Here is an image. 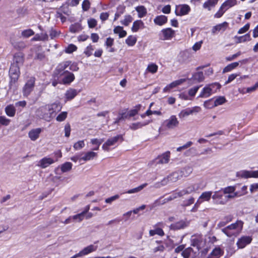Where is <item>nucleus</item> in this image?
I'll return each instance as SVG.
<instances>
[{
	"mask_svg": "<svg viewBox=\"0 0 258 258\" xmlns=\"http://www.w3.org/2000/svg\"><path fill=\"white\" fill-rule=\"evenodd\" d=\"M223 254V251L219 247L214 248L207 258H219Z\"/></svg>",
	"mask_w": 258,
	"mask_h": 258,
	"instance_id": "31",
	"label": "nucleus"
},
{
	"mask_svg": "<svg viewBox=\"0 0 258 258\" xmlns=\"http://www.w3.org/2000/svg\"><path fill=\"white\" fill-rule=\"evenodd\" d=\"M192 170L190 167H187L183 168L180 172H175L172 173L165 178H168V182L171 181L175 182L179 179V176H187L191 172Z\"/></svg>",
	"mask_w": 258,
	"mask_h": 258,
	"instance_id": "7",
	"label": "nucleus"
},
{
	"mask_svg": "<svg viewBox=\"0 0 258 258\" xmlns=\"http://www.w3.org/2000/svg\"><path fill=\"white\" fill-rule=\"evenodd\" d=\"M182 194L180 190L172 192L169 196L168 197V200L170 201H172L178 198L182 197Z\"/></svg>",
	"mask_w": 258,
	"mask_h": 258,
	"instance_id": "54",
	"label": "nucleus"
},
{
	"mask_svg": "<svg viewBox=\"0 0 258 258\" xmlns=\"http://www.w3.org/2000/svg\"><path fill=\"white\" fill-rule=\"evenodd\" d=\"M69 64L70 62L67 61L59 63L55 70L54 74L57 76L64 75L67 72L66 69Z\"/></svg>",
	"mask_w": 258,
	"mask_h": 258,
	"instance_id": "14",
	"label": "nucleus"
},
{
	"mask_svg": "<svg viewBox=\"0 0 258 258\" xmlns=\"http://www.w3.org/2000/svg\"><path fill=\"white\" fill-rule=\"evenodd\" d=\"M237 4V0H226L221 5L228 10L229 8L235 6Z\"/></svg>",
	"mask_w": 258,
	"mask_h": 258,
	"instance_id": "42",
	"label": "nucleus"
},
{
	"mask_svg": "<svg viewBox=\"0 0 258 258\" xmlns=\"http://www.w3.org/2000/svg\"><path fill=\"white\" fill-rule=\"evenodd\" d=\"M25 60V55L22 52H18L14 55V63L15 64L23 65Z\"/></svg>",
	"mask_w": 258,
	"mask_h": 258,
	"instance_id": "18",
	"label": "nucleus"
},
{
	"mask_svg": "<svg viewBox=\"0 0 258 258\" xmlns=\"http://www.w3.org/2000/svg\"><path fill=\"white\" fill-rule=\"evenodd\" d=\"M85 146V142L84 140L79 141L74 144L73 147L75 150H79Z\"/></svg>",
	"mask_w": 258,
	"mask_h": 258,
	"instance_id": "57",
	"label": "nucleus"
},
{
	"mask_svg": "<svg viewBox=\"0 0 258 258\" xmlns=\"http://www.w3.org/2000/svg\"><path fill=\"white\" fill-rule=\"evenodd\" d=\"M136 11L138 13V17L139 18H143L147 14V10L144 6H139L136 8Z\"/></svg>",
	"mask_w": 258,
	"mask_h": 258,
	"instance_id": "46",
	"label": "nucleus"
},
{
	"mask_svg": "<svg viewBox=\"0 0 258 258\" xmlns=\"http://www.w3.org/2000/svg\"><path fill=\"white\" fill-rule=\"evenodd\" d=\"M208 86H209L210 90H211V91L212 94L216 93L217 90H219L221 87L220 84L217 82L208 84Z\"/></svg>",
	"mask_w": 258,
	"mask_h": 258,
	"instance_id": "43",
	"label": "nucleus"
},
{
	"mask_svg": "<svg viewBox=\"0 0 258 258\" xmlns=\"http://www.w3.org/2000/svg\"><path fill=\"white\" fill-rule=\"evenodd\" d=\"M222 190V191L224 193V195H235L234 196V198L236 197L239 196V194L237 192H235V187L234 186H228L227 187H225L223 189H221Z\"/></svg>",
	"mask_w": 258,
	"mask_h": 258,
	"instance_id": "33",
	"label": "nucleus"
},
{
	"mask_svg": "<svg viewBox=\"0 0 258 258\" xmlns=\"http://www.w3.org/2000/svg\"><path fill=\"white\" fill-rule=\"evenodd\" d=\"M167 21V17L165 15L157 16L154 19V23L158 26H162L165 24Z\"/></svg>",
	"mask_w": 258,
	"mask_h": 258,
	"instance_id": "26",
	"label": "nucleus"
},
{
	"mask_svg": "<svg viewBox=\"0 0 258 258\" xmlns=\"http://www.w3.org/2000/svg\"><path fill=\"white\" fill-rule=\"evenodd\" d=\"M147 185H148V184L147 183H145L139 186L138 187H137L136 188H133V189L127 190L126 192V193L131 194L138 192L140 191L141 190H142Z\"/></svg>",
	"mask_w": 258,
	"mask_h": 258,
	"instance_id": "48",
	"label": "nucleus"
},
{
	"mask_svg": "<svg viewBox=\"0 0 258 258\" xmlns=\"http://www.w3.org/2000/svg\"><path fill=\"white\" fill-rule=\"evenodd\" d=\"M201 108L198 106H196L191 109H187L186 110H182L180 113H197L201 111Z\"/></svg>",
	"mask_w": 258,
	"mask_h": 258,
	"instance_id": "60",
	"label": "nucleus"
},
{
	"mask_svg": "<svg viewBox=\"0 0 258 258\" xmlns=\"http://www.w3.org/2000/svg\"><path fill=\"white\" fill-rule=\"evenodd\" d=\"M20 76V70L19 66L17 64L12 63L9 72V76L10 78V81L9 82V90H11L12 89H17V84Z\"/></svg>",
	"mask_w": 258,
	"mask_h": 258,
	"instance_id": "4",
	"label": "nucleus"
},
{
	"mask_svg": "<svg viewBox=\"0 0 258 258\" xmlns=\"http://www.w3.org/2000/svg\"><path fill=\"white\" fill-rule=\"evenodd\" d=\"M158 69V66L156 63H150L146 70V73H150L153 74L157 72Z\"/></svg>",
	"mask_w": 258,
	"mask_h": 258,
	"instance_id": "40",
	"label": "nucleus"
},
{
	"mask_svg": "<svg viewBox=\"0 0 258 258\" xmlns=\"http://www.w3.org/2000/svg\"><path fill=\"white\" fill-rule=\"evenodd\" d=\"M182 255L184 258H196L197 256L196 252H194L190 247L184 249L182 252Z\"/></svg>",
	"mask_w": 258,
	"mask_h": 258,
	"instance_id": "30",
	"label": "nucleus"
},
{
	"mask_svg": "<svg viewBox=\"0 0 258 258\" xmlns=\"http://www.w3.org/2000/svg\"><path fill=\"white\" fill-rule=\"evenodd\" d=\"M184 81V80L183 79H180L178 80H176L175 81L172 82L169 85H167L164 89H163V92H168L170 91V90L176 87H177L178 85H181L183 82Z\"/></svg>",
	"mask_w": 258,
	"mask_h": 258,
	"instance_id": "24",
	"label": "nucleus"
},
{
	"mask_svg": "<svg viewBox=\"0 0 258 258\" xmlns=\"http://www.w3.org/2000/svg\"><path fill=\"white\" fill-rule=\"evenodd\" d=\"M47 106L49 113H58L61 109V106L59 103H53L48 104Z\"/></svg>",
	"mask_w": 258,
	"mask_h": 258,
	"instance_id": "27",
	"label": "nucleus"
},
{
	"mask_svg": "<svg viewBox=\"0 0 258 258\" xmlns=\"http://www.w3.org/2000/svg\"><path fill=\"white\" fill-rule=\"evenodd\" d=\"M84 217L85 216L82 213H81L72 216V218L73 220L81 222L83 220Z\"/></svg>",
	"mask_w": 258,
	"mask_h": 258,
	"instance_id": "64",
	"label": "nucleus"
},
{
	"mask_svg": "<svg viewBox=\"0 0 258 258\" xmlns=\"http://www.w3.org/2000/svg\"><path fill=\"white\" fill-rule=\"evenodd\" d=\"M103 140L102 139H92L90 140V143L94 146L92 148L93 151L98 150L100 145L102 143Z\"/></svg>",
	"mask_w": 258,
	"mask_h": 258,
	"instance_id": "37",
	"label": "nucleus"
},
{
	"mask_svg": "<svg viewBox=\"0 0 258 258\" xmlns=\"http://www.w3.org/2000/svg\"><path fill=\"white\" fill-rule=\"evenodd\" d=\"M97 156L98 155L97 153H95L93 151H90L86 153H83V155L82 159L84 162H86L93 160L94 158H96Z\"/></svg>",
	"mask_w": 258,
	"mask_h": 258,
	"instance_id": "25",
	"label": "nucleus"
},
{
	"mask_svg": "<svg viewBox=\"0 0 258 258\" xmlns=\"http://www.w3.org/2000/svg\"><path fill=\"white\" fill-rule=\"evenodd\" d=\"M133 20V19L130 15H126L124 16V19L121 21V23L122 25L127 26L132 22Z\"/></svg>",
	"mask_w": 258,
	"mask_h": 258,
	"instance_id": "53",
	"label": "nucleus"
},
{
	"mask_svg": "<svg viewBox=\"0 0 258 258\" xmlns=\"http://www.w3.org/2000/svg\"><path fill=\"white\" fill-rule=\"evenodd\" d=\"M34 34V32L31 29L24 30L22 32V35L24 37L28 38Z\"/></svg>",
	"mask_w": 258,
	"mask_h": 258,
	"instance_id": "55",
	"label": "nucleus"
},
{
	"mask_svg": "<svg viewBox=\"0 0 258 258\" xmlns=\"http://www.w3.org/2000/svg\"><path fill=\"white\" fill-rule=\"evenodd\" d=\"M226 99L224 96H219L215 100H214L215 106L222 105L225 103Z\"/></svg>",
	"mask_w": 258,
	"mask_h": 258,
	"instance_id": "52",
	"label": "nucleus"
},
{
	"mask_svg": "<svg viewBox=\"0 0 258 258\" xmlns=\"http://www.w3.org/2000/svg\"><path fill=\"white\" fill-rule=\"evenodd\" d=\"M69 62H70L69 64V70L73 71L76 72L79 70V68L78 67V63L76 62H72L71 61H68Z\"/></svg>",
	"mask_w": 258,
	"mask_h": 258,
	"instance_id": "61",
	"label": "nucleus"
},
{
	"mask_svg": "<svg viewBox=\"0 0 258 258\" xmlns=\"http://www.w3.org/2000/svg\"><path fill=\"white\" fill-rule=\"evenodd\" d=\"M168 197L162 199V198H160L158 200H156L153 203H152L151 205L152 208H155L156 207L163 205L167 202H169Z\"/></svg>",
	"mask_w": 258,
	"mask_h": 258,
	"instance_id": "41",
	"label": "nucleus"
},
{
	"mask_svg": "<svg viewBox=\"0 0 258 258\" xmlns=\"http://www.w3.org/2000/svg\"><path fill=\"white\" fill-rule=\"evenodd\" d=\"M239 65L238 62H232L230 64H228L226 67H225L223 70V73H227L231 71L232 70H234L236 68H237Z\"/></svg>",
	"mask_w": 258,
	"mask_h": 258,
	"instance_id": "44",
	"label": "nucleus"
},
{
	"mask_svg": "<svg viewBox=\"0 0 258 258\" xmlns=\"http://www.w3.org/2000/svg\"><path fill=\"white\" fill-rule=\"evenodd\" d=\"M170 158V152L167 151L162 154L158 156L155 159V162L156 164H167L169 162Z\"/></svg>",
	"mask_w": 258,
	"mask_h": 258,
	"instance_id": "16",
	"label": "nucleus"
},
{
	"mask_svg": "<svg viewBox=\"0 0 258 258\" xmlns=\"http://www.w3.org/2000/svg\"><path fill=\"white\" fill-rule=\"evenodd\" d=\"M243 224V222L241 220H237L235 223H232L223 228L222 231L227 236L235 238L241 232Z\"/></svg>",
	"mask_w": 258,
	"mask_h": 258,
	"instance_id": "2",
	"label": "nucleus"
},
{
	"mask_svg": "<svg viewBox=\"0 0 258 258\" xmlns=\"http://www.w3.org/2000/svg\"><path fill=\"white\" fill-rule=\"evenodd\" d=\"M179 125V121L175 115H172L169 118L165 120L159 128L160 135H167L168 131L177 127Z\"/></svg>",
	"mask_w": 258,
	"mask_h": 258,
	"instance_id": "3",
	"label": "nucleus"
},
{
	"mask_svg": "<svg viewBox=\"0 0 258 258\" xmlns=\"http://www.w3.org/2000/svg\"><path fill=\"white\" fill-rule=\"evenodd\" d=\"M94 49V46L92 44H90L85 48L84 54H85L87 57H89L93 54V51Z\"/></svg>",
	"mask_w": 258,
	"mask_h": 258,
	"instance_id": "50",
	"label": "nucleus"
},
{
	"mask_svg": "<svg viewBox=\"0 0 258 258\" xmlns=\"http://www.w3.org/2000/svg\"><path fill=\"white\" fill-rule=\"evenodd\" d=\"M35 78L31 77L25 84L23 88V93L24 96H29L33 91L35 86Z\"/></svg>",
	"mask_w": 258,
	"mask_h": 258,
	"instance_id": "10",
	"label": "nucleus"
},
{
	"mask_svg": "<svg viewBox=\"0 0 258 258\" xmlns=\"http://www.w3.org/2000/svg\"><path fill=\"white\" fill-rule=\"evenodd\" d=\"M236 176L239 178H258V170L256 171H247L241 170L236 173Z\"/></svg>",
	"mask_w": 258,
	"mask_h": 258,
	"instance_id": "11",
	"label": "nucleus"
},
{
	"mask_svg": "<svg viewBox=\"0 0 258 258\" xmlns=\"http://www.w3.org/2000/svg\"><path fill=\"white\" fill-rule=\"evenodd\" d=\"M198 189L196 187L195 185L192 184L188 186L186 188L180 190L182 196L190 194L192 192H196Z\"/></svg>",
	"mask_w": 258,
	"mask_h": 258,
	"instance_id": "32",
	"label": "nucleus"
},
{
	"mask_svg": "<svg viewBox=\"0 0 258 258\" xmlns=\"http://www.w3.org/2000/svg\"><path fill=\"white\" fill-rule=\"evenodd\" d=\"M212 191H206L202 192L195 204L193 208L191 210V211L192 212L197 211L198 208L202 203L204 202H209L211 199H212Z\"/></svg>",
	"mask_w": 258,
	"mask_h": 258,
	"instance_id": "6",
	"label": "nucleus"
},
{
	"mask_svg": "<svg viewBox=\"0 0 258 258\" xmlns=\"http://www.w3.org/2000/svg\"><path fill=\"white\" fill-rule=\"evenodd\" d=\"M137 41V38L133 35H129L125 39V43L128 46H133Z\"/></svg>",
	"mask_w": 258,
	"mask_h": 258,
	"instance_id": "45",
	"label": "nucleus"
},
{
	"mask_svg": "<svg viewBox=\"0 0 258 258\" xmlns=\"http://www.w3.org/2000/svg\"><path fill=\"white\" fill-rule=\"evenodd\" d=\"M83 155V152L78 153L75 156L72 157L71 158V160L74 162H77L78 161L81 162L82 161H83V159H82Z\"/></svg>",
	"mask_w": 258,
	"mask_h": 258,
	"instance_id": "56",
	"label": "nucleus"
},
{
	"mask_svg": "<svg viewBox=\"0 0 258 258\" xmlns=\"http://www.w3.org/2000/svg\"><path fill=\"white\" fill-rule=\"evenodd\" d=\"M152 114H127V117L128 120H133L138 119L139 121L137 123H133L131 128L134 130L138 129L143 125L148 124L151 121L150 115Z\"/></svg>",
	"mask_w": 258,
	"mask_h": 258,
	"instance_id": "1",
	"label": "nucleus"
},
{
	"mask_svg": "<svg viewBox=\"0 0 258 258\" xmlns=\"http://www.w3.org/2000/svg\"><path fill=\"white\" fill-rule=\"evenodd\" d=\"M228 23L227 22H224L222 23L216 25L214 26L212 29V32L213 34H215L217 32L220 31H224L228 27Z\"/></svg>",
	"mask_w": 258,
	"mask_h": 258,
	"instance_id": "22",
	"label": "nucleus"
},
{
	"mask_svg": "<svg viewBox=\"0 0 258 258\" xmlns=\"http://www.w3.org/2000/svg\"><path fill=\"white\" fill-rule=\"evenodd\" d=\"M214 104H215L213 99H210L208 100H207L205 101L204 103V106L207 108H212L214 107H215V105Z\"/></svg>",
	"mask_w": 258,
	"mask_h": 258,
	"instance_id": "63",
	"label": "nucleus"
},
{
	"mask_svg": "<svg viewBox=\"0 0 258 258\" xmlns=\"http://www.w3.org/2000/svg\"><path fill=\"white\" fill-rule=\"evenodd\" d=\"M77 47L74 44H70L65 48L64 52L66 53L70 54L77 50Z\"/></svg>",
	"mask_w": 258,
	"mask_h": 258,
	"instance_id": "51",
	"label": "nucleus"
},
{
	"mask_svg": "<svg viewBox=\"0 0 258 258\" xmlns=\"http://www.w3.org/2000/svg\"><path fill=\"white\" fill-rule=\"evenodd\" d=\"M226 11L227 10L221 5L219 10L214 15V17L216 18H221Z\"/></svg>",
	"mask_w": 258,
	"mask_h": 258,
	"instance_id": "58",
	"label": "nucleus"
},
{
	"mask_svg": "<svg viewBox=\"0 0 258 258\" xmlns=\"http://www.w3.org/2000/svg\"><path fill=\"white\" fill-rule=\"evenodd\" d=\"M235 38L236 39L237 43L245 42L246 41H249L251 40L250 35L249 33L241 36H235Z\"/></svg>",
	"mask_w": 258,
	"mask_h": 258,
	"instance_id": "39",
	"label": "nucleus"
},
{
	"mask_svg": "<svg viewBox=\"0 0 258 258\" xmlns=\"http://www.w3.org/2000/svg\"><path fill=\"white\" fill-rule=\"evenodd\" d=\"M119 140L122 141V137L121 135H117L108 139L106 142L103 144L102 148L104 151H109L110 150V147L115 146Z\"/></svg>",
	"mask_w": 258,
	"mask_h": 258,
	"instance_id": "9",
	"label": "nucleus"
},
{
	"mask_svg": "<svg viewBox=\"0 0 258 258\" xmlns=\"http://www.w3.org/2000/svg\"><path fill=\"white\" fill-rule=\"evenodd\" d=\"M144 28V24L141 20H137L135 21L133 24L132 27V31L133 32H136L138 31L139 29L141 28Z\"/></svg>",
	"mask_w": 258,
	"mask_h": 258,
	"instance_id": "38",
	"label": "nucleus"
},
{
	"mask_svg": "<svg viewBox=\"0 0 258 258\" xmlns=\"http://www.w3.org/2000/svg\"><path fill=\"white\" fill-rule=\"evenodd\" d=\"M97 249V246L91 244L84 248L79 252L80 255L81 257L87 255L93 251H95Z\"/></svg>",
	"mask_w": 258,
	"mask_h": 258,
	"instance_id": "21",
	"label": "nucleus"
},
{
	"mask_svg": "<svg viewBox=\"0 0 258 258\" xmlns=\"http://www.w3.org/2000/svg\"><path fill=\"white\" fill-rule=\"evenodd\" d=\"M211 91V90H210L208 85H207L204 88H203L199 97L201 98L209 97L212 94Z\"/></svg>",
	"mask_w": 258,
	"mask_h": 258,
	"instance_id": "35",
	"label": "nucleus"
},
{
	"mask_svg": "<svg viewBox=\"0 0 258 258\" xmlns=\"http://www.w3.org/2000/svg\"><path fill=\"white\" fill-rule=\"evenodd\" d=\"M251 241V237L249 236H243L238 239L236 245L238 248H243L247 245L250 243Z\"/></svg>",
	"mask_w": 258,
	"mask_h": 258,
	"instance_id": "17",
	"label": "nucleus"
},
{
	"mask_svg": "<svg viewBox=\"0 0 258 258\" xmlns=\"http://www.w3.org/2000/svg\"><path fill=\"white\" fill-rule=\"evenodd\" d=\"M200 86H195L194 87L189 89L188 94L190 96L194 97L196 94L199 88L201 87Z\"/></svg>",
	"mask_w": 258,
	"mask_h": 258,
	"instance_id": "62",
	"label": "nucleus"
},
{
	"mask_svg": "<svg viewBox=\"0 0 258 258\" xmlns=\"http://www.w3.org/2000/svg\"><path fill=\"white\" fill-rule=\"evenodd\" d=\"M73 164L69 162H65L60 166L61 170L62 172H66L70 171L72 168Z\"/></svg>",
	"mask_w": 258,
	"mask_h": 258,
	"instance_id": "47",
	"label": "nucleus"
},
{
	"mask_svg": "<svg viewBox=\"0 0 258 258\" xmlns=\"http://www.w3.org/2000/svg\"><path fill=\"white\" fill-rule=\"evenodd\" d=\"M41 131L42 130L40 128L33 129L29 132V137L32 141H35L39 138Z\"/></svg>",
	"mask_w": 258,
	"mask_h": 258,
	"instance_id": "29",
	"label": "nucleus"
},
{
	"mask_svg": "<svg viewBox=\"0 0 258 258\" xmlns=\"http://www.w3.org/2000/svg\"><path fill=\"white\" fill-rule=\"evenodd\" d=\"M190 10L191 9L188 5H179L176 7L175 13L176 16H182L187 15Z\"/></svg>",
	"mask_w": 258,
	"mask_h": 258,
	"instance_id": "13",
	"label": "nucleus"
},
{
	"mask_svg": "<svg viewBox=\"0 0 258 258\" xmlns=\"http://www.w3.org/2000/svg\"><path fill=\"white\" fill-rule=\"evenodd\" d=\"M175 36V31L171 28L162 29L160 34V39L163 40H171Z\"/></svg>",
	"mask_w": 258,
	"mask_h": 258,
	"instance_id": "12",
	"label": "nucleus"
},
{
	"mask_svg": "<svg viewBox=\"0 0 258 258\" xmlns=\"http://www.w3.org/2000/svg\"><path fill=\"white\" fill-rule=\"evenodd\" d=\"M45 58L46 55L45 54V52L42 50V47L41 46H38L37 47V50L36 51V54L34 57V59L42 61L45 59Z\"/></svg>",
	"mask_w": 258,
	"mask_h": 258,
	"instance_id": "28",
	"label": "nucleus"
},
{
	"mask_svg": "<svg viewBox=\"0 0 258 258\" xmlns=\"http://www.w3.org/2000/svg\"><path fill=\"white\" fill-rule=\"evenodd\" d=\"M78 93L79 91L75 89H69L64 94L66 101L73 99L78 95Z\"/></svg>",
	"mask_w": 258,
	"mask_h": 258,
	"instance_id": "20",
	"label": "nucleus"
},
{
	"mask_svg": "<svg viewBox=\"0 0 258 258\" xmlns=\"http://www.w3.org/2000/svg\"><path fill=\"white\" fill-rule=\"evenodd\" d=\"M191 245L197 247V249L204 247L206 245V241L204 236L201 234L194 235L191 238Z\"/></svg>",
	"mask_w": 258,
	"mask_h": 258,
	"instance_id": "8",
	"label": "nucleus"
},
{
	"mask_svg": "<svg viewBox=\"0 0 258 258\" xmlns=\"http://www.w3.org/2000/svg\"><path fill=\"white\" fill-rule=\"evenodd\" d=\"M235 195H224L222 189L213 192V202L215 205H224L226 204L228 200L234 198Z\"/></svg>",
	"mask_w": 258,
	"mask_h": 258,
	"instance_id": "5",
	"label": "nucleus"
},
{
	"mask_svg": "<svg viewBox=\"0 0 258 258\" xmlns=\"http://www.w3.org/2000/svg\"><path fill=\"white\" fill-rule=\"evenodd\" d=\"M66 72H67L64 75V76L62 79V82L63 84L69 85L75 80V76L73 73L68 71H66Z\"/></svg>",
	"mask_w": 258,
	"mask_h": 258,
	"instance_id": "19",
	"label": "nucleus"
},
{
	"mask_svg": "<svg viewBox=\"0 0 258 258\" xmlns=\"http://www.w3.org/2000/svg\"><path fill=\"white\" fill-rule=\"evenodd\" d=\"M57 161V159L54 160L50 157H45L38 162L37 165L42 168H45Z\"/></svg>",
	"mask_w": 258,
	"mask_h": 258,
	"instance_id": "15",
	"label": "nucleus"
},
{
	"mask_svg": "<svg viewBox=\"0 0 258 258\" xmlns=\"http://www.w3.org/2000/svg\"><path fill=\"white\" fill-rule=\"evenodd\" d=\"M218 0H207L203 4V8L208 9L209 11L211 10V8L214 7L218 3Z\"/></svg>",
	"mask_w": 258,
	"mask_h": 258,
	"instance_id": "36",
	"label": "nucleus"
},
{
	"mask_svg": "<svg viewBox=\"0 0 258 258\" xmlns=\"http://www.w3.org/2000/svg\"><path fill=\"white\" fill-rule=\"evenodd\" d=\"M113 32L114 34H118L119 38H123L127 35L126 31L123 30L122 27L120 26L115 27L113 29Z\"/></svg>",
	"mask_w": 258,
	"mask_h": 258,
	"instance_id": "34",
	"label": "nucleus"
},
{
	"mask_svg": "<svg viewBox=\"0 0 258 258\" xmlns=\"http://www.w3.org/2000/svg\"><path fill=\"white\" fill-rule=\"evenodd\" d=\"M149 234L151 236H153L156 234L159 236H163L164 235V233L162 229L156 228L155 229L150 230L149 231Z\"/></svg>",
	"mask_w": 258,
	"mask_h": 258,
	"instance_id": "49",
	"label": "nucleus"
},
{
	"mask_svg": "<svg viewBox=\"0 0 258 258\" xmlns=\"http://www.w3.org/2000/svg\"><path fill=\"white\" fill-rule=\"evenodd\" d=\"M204 79L205 77L203 72H198L194 73L191 78L194 83L202 82Z\"/></svg>",
	"mask_w": 258,
	"mask_h": 258,
	"instance_id": "23",
	"label": "nucleus"
},
{
	"mask_svg": "<svg viewBox=\"0 0 258 258\" xmlns=\"http://www.w3.org/2000/svg\"><path fill=\"white\" fill-rule=\"evenodd\" d=\"M171 226L173 229H179L184 228L185 226V223L183 221H179L172 224Z\"/></svg>",
	"mask_w": 258,
	"mask_h": 258,
	"instance_id": "59",
	"label": "nucleus"
}]
</instances>
